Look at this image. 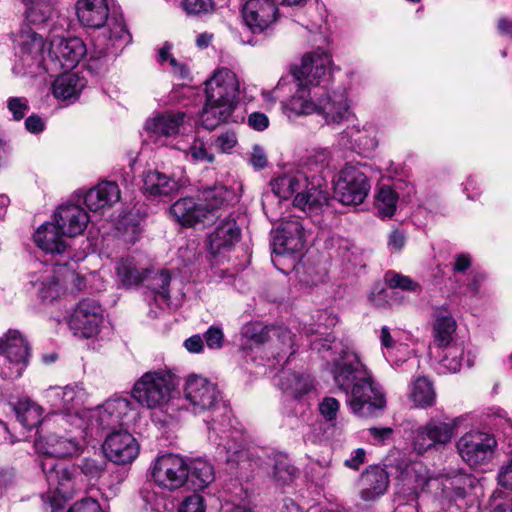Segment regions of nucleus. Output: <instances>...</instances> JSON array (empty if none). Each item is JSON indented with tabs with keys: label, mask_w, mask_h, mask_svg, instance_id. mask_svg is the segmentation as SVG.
Wrapping results in <instances>:
<instances>
[{
	"label": "nucleus",
	"mask_w": 512,
	"mask_h": 512,
	"mask_svg": "<svg viewBox=\"0 0 512 512\" xmlns=\"http://www.w3.org/2000/svg\"><path fill=\"white\" fill-rule=\"evenodd\" d=\"M181 377L174 371L162 370V441L174 445L176 441L175 428L178 426L179 414L183 410H190L193 414L212 411L214 414L208 427V439L216 446L217 457L224 462L237 461L230 456L231 443L239 445L242 431L232 424L231 411L222 401L217 386L208 379L191 375L184 386V396L181 397Z\"/></svg>",
	"instance_id": "1"
},
{
	"label": "nucleus",
	"mask_w": 512,
	"mask_h": 512,
	"mask_svg": "<svg viewBox=\"0 0 512 512\" xmlns=\"http://www.w3.org/2000/svg\"><path fill=\"white\" fill-rule=\"evenodd\" d=\"M87 393L80 384L64 387L51 386L43 392V398L52 412L46 417L45 426L67 429V426L81 429L91 425V430L115 429L123 424L124 418L131 410V402L127 398L115 397L92 411L82 410Z\"/></svg>",
	"instance_id": "2"
},
{
	"label": "nucleus",
	"mask_w": 512,
	"mask_h": 512,
	"mask_svg": "<svg viewBox=\"0 0 512 512\" xmlns=\"http://www.w3.org/2000/svg\"><path fill=\"white\" fill-rule=\"evenodd\" d=\"M17 75L39 76L57 73L61 69H72L88 54L85 43L78 37H52L47 55L43 38L30 27H23L14 38Z\"/></svg>",
	"instance_id": "3"
},
{
	"label": "nucleus",
	"mask_w": 512,
	"mask_h": 512,
	"mask_svg": "<svg viewBox=\"0 0 512 512\" xmlns=\"http://www.w3.org/2000/svg\"><path fill=\"white\" fill-rule=\"evenodd\" d=\"M331 374L335 385L346 393L355 415L373 418L382 414L386 406L384 392L355 351L343 349L333 360Z\"/></svg>",
	"instance_id": "4"
},
{
	"label": "nucleus",
	"mask_w": 512,
	"mask_h": 512,
	"mask_svg": "<svg viewBox=\"0 0 512 512\" xmlns=\"http://www.w3.org/2000/svg\"><path fill=\"white\" fill-rule=\"evenodd\" d=\"M77 17L88 28L104 30L93 38L88 69L99 73L131 41L122 15L112 13L107 0H78Z\"/></svg>",
	"instance_id": "5"
},
{
	"label": "nucleus",
	"mask_w": 512,
	"mask_h": 512,
	"mask_svg": "<svg viewBox=\"0 0 512 512\" xmlns=\"http://www.w3.org/2000/svg\"><path fill=\"white\" fill-rule=\"evenodd\" d=\"M106 465L107 461L101 455L83 458L77 465H66L53 459L43 461L41 469L53 493L52 507L59 508L61 501H68L85 490L87 484L83 477L87 481H97L104 474Z\"/></svg>",
	"instance_id": "6"
},
{
	"label": "nucleus",
	"mask_w": 512,
	"mask_h": 512,
	"mask_svg": "<svg viewBox=\"0 0 512 512\" xmlns=\"http://www.w3.org/2000/svg\"><path fill=\"white\" fill-rule=\"evenodd\" d=\"M239 81L228 68H221L205 81L206 102L200 116L202 126L213 130L229 120L239 101Z\"/></svg>",
	"instance_id": "7"
},
{
	"label": "nucleus",
	"mask_w": 512,
	"mask_h": 512,
	"mask_svg": "<svg viewBox=\"0 0 512 512\" xmlns=\"http://www.w3.org/2000/svg\"><path fill=\"white\" fill-rule=\"evenodd\" d=\"M349 108L347 91L341 87L334 90H330L329 87L301 89L299 93H293L287 103V109L295 115L316 114L327 125H336L345 121Z\"/></svg>",
	"instance_id": "8"
},
{
	"label": "nucleus",
	"mask_w": 512,
	"mask_h": 512,
	"mask_svg": "<svg viewBox=\"0 0 512 512\" xmlns=\"http://www.w3.org/2000/svg\"><path fill=\"white\" fill-rule=\"evenodd\" d=\"M86 280L74 270H67L63 276V284L56 276L52 267L42 262H34L26 276L25 290L36 296L43 304H52L67 293H76L84 289Z\"/></svg>",
	"instance_id": "9"
},
{
	"label": "nucleus",
	"mask_w": 512,
	"mask_h": 512,
	"mask_svg": "<svg viewBox=\"0 0 512 512\" xmlns=\"http://www.w3.org/2000/svg\"><path fill=\"white\" fill-rule=\"evenodd\" d=\"M239 442V445L231 443L230 456L237 461L225 462L230 469L257 471L258 474L266 473L272 477L277 486L288 485L294 480L297 470L291 465L285 454L254 455L252 451L244 447L243 434Z\"/></svg>",
	"instance_id": "10"
},
{
	"label": "nucleus",
	"mask_w": 512,
	"mask_h": 512,
	"mask_svg": "<svg viewBox=\"0 0 512 512\" xmlns=\"http://www.w3.org/2000/svg\"><path fill=\"white\" fill-rule=\"evenodd\" d=\"M91 430V425H85L81 429L67 426L59 428H47L45 421L40 430H37V437L34 441L35 449L43 457L40 465L47 459L73 457L79 455L85 446V438Z\"/></svg>",
	"instance_id": "11"
},
{
	"label": "nucleus",
	"mask_w": 512,
	"mask_h": 512,
	"mask_svg": "<svg viewBox=\"0 0 512 512\" xmlns=\"http://www.w3.org/2000/svg\"><path fill=\"white\" fill-rule=\"evenodd\" d=\"M295 83L294 93L301 89L326 88L332 79V58L322 48L304 54L299 67L292 71Z\"/></svg>",
	"instance_id": "12"
},
{
	"label": "nucleus",
	"mask_w": 512,
	"mask_h": 512,
	"mask_svg": "<svg viewBox=\"0 0 512 512\" xmlns=\"http://www.w3.org/2000/svg\"><path fill=\"white\" fill-rule=\"evenodd\" d=\"M460 423V418L446 415L433 417L412 432L413 450L422 455L432 449L443 448L451 442Z\"/></svg>",
	"instance_id": "13"
},
{
	"label": "nucleus",
	"mask_w": 512,
	"mask_h": 512,
	"mask_svg": "<svg viewBox=\"0 0 512 512\" xmlns=\"http://www.w3.org/2000/svg\"><path fill=\"white\" fill-rule=\"evenodd\" d=\"M29 347L24 337L16 330H9L0 338V377L15 379L27 367Z\"/></svg>",
	"instance_id": "14"
},
{
	"label": "nucleus",
	"mask_w": 512,
	"mask_h": 512,
	"mask_svg": "<svg viewBox=\"0 0 512 512\" xmlns=\"http://www.w3.org/2000/svg\"><path fill=\"white\" fill-rule=\"evenodd\" d=\"M33 239L41 250L51 256L50 267L68 266L74 260L75 254L68 243V237L55 220L42 224L35 231Z\"/></svg>",
	"instance_id": "15"
},
{
	"label": "nucleus",
	"mask_w": 512,
	"mask_h": 512,
	"mask_svg": "<svg viewBox=\"0 0 512 512\" xmlns=\"http://www.w3.org/2000/svg\"><path fill=\"white\" fill-rule=\"evenodd\" d=\"M334 190L341 203L358 205L367 197L370 184L367 176L359 167L346 165L339 172Z\"/></svg>",
	"instance_id": "16"
},
{
	"label": "nucleus",
	"mask_w": 512,
	"mask_h": 512,
	"mask_svg": "<svg viewBox=\"0 0 512 512\" xmlns=\"http://www.w3.org/2000/svg\"><path fill=\"white\" fill-rule=\"evenodd\" d=\"M496 446L497 442L495 437L481 431L465 433L456 444L459 455L470 466L488 462Z\"/></svg>",
	"instance_id": "17"
},
{
	"label": "nucleus",
	"mask_w": 512,
	"mask_h": 512,
	"mask_svg": "<svg viewBox=\"0 0 512 512\" xmlns=\"http://www.w3.org/2000/svg\"><path fill=\"white\" fill-rule=\"evenodd\" d=\"M103 323V309L93 299L81 300L69 317V328L75 336L92 338L100 332Z\"/></svg>",
	"instance_id": "18"
},
{
	"label": "nucleus",
	"mask_w": 512,
	"mask_h": 512,
	"mask_svg": "<svg viewBox=\"0 0 512 512\" xmlns=\"http://www.w3.org/2000/svg\"><path fill=\"white\" fill-rule=\"evenodd\" d=\"M241 12L244 24L253 34L269 30L278 18V8L273 0H247Z\"/></svg>",
	"instance_id": "19"
},
{
	"label": "nucleus",
	"mask_w": 512,
	"mask_h": 512,
	"mask_svg": "<svg viewBox=\"0 0 512 512\" xmlns=\"http://www.w3.org/2000/svg\"><path fill=\"white\" fill-rule=\"evenodd\" d=\"M306 241L305 229L298 219L282 222L276 229L272 240V251L276 255L300 253Z\"/></svg>",
	"instance_id": "20"
},
{
	"label": "nucleus",
	"mask_w": 512,
	"mask_h": 512,
	"mask_svg": "<svg viewBox=\"0 0 512 512\" xmlns=\"http://www.w3.org/2000/svg\"><path fill=\"white\" fill-rule=\"evenodd\" d=\"M223 201L216 204L197 203L193 198L186 197L176 201L169 210V215L183 226L191 227L198 222L211 220L214 216L215 209L219 207Z\"/></svg>",
	"instance_id": "21"
},
{
	"label": "nucleus",
	"mask_w": 512,
	"mask_h": 512,
	"mask_svg": "<svg viewBox=\"0 0 512 512\" xmlns=\"http://www.w3.org/2000/svg\"><path fill=\"white\" fill-rule=\"evenodd\" d=\"M107 458L116 464H129L137 457L139 447L128 431L119 430L110 433L103 445Z\"/></svg>",
	"instance_id": "22"
},
{
	"label": "nucleus",
	"mask_w": 512,
	"mask_h": 512,
	"mask_svg": "<svg viewBox=\"0 0 512 512\" xmlns=\"http://www.w3.org/2000/svg\"><path fill=\"white\" fill-rule=\"evenodd\" d=\"M313 319L315 323L309 325L305 324L303 326V333L306 336L314 334L324 336V338H316L313 340L310 343V346L313 350H317L318 352L329 350L331 348V344L335 341V336L327 331L338 323L337 316L328 310H322L318 311L317 315L314 316Z\"/></svg>",
	"instance_id": "23"
},
{
	"label": "nucleus",
	"mask_w": 512,
	"mask_h": 512,
	"mask_svg": "<svg viewBox=\"0 0 512 512\" xmlns=\"http://www.w3.org/2000/svg\"><path fill=\"white\" fill-rule=\"evenodd\" d=\"M117 278L125 287H131L154 279L158 272L145 266L134 256L121 258L116 265Z\"/></svg>",
	"instance_id": "24"
},
{
	"label": "nucleus",
	"mask_w": 512,
	"mask_h": 512,
	"mask_svg": "<svg viewBox=\"0 0 512 512\" xmlns=\"http://www.w3.org/2000/svg\"><path fill=\"white\" fill-rule=\"evenodd\" d=\"M120 198L121 192L116 182L102 181L86 192L84 203L90 211L104 213Z\"/></svg>",
	"instance_id": "25"
},
{
	"label": "nucleus",
	"mask_w": 512,
	"mask_h": 512,
	"mask_svg": "<svg viewBox=\"0 0 512 512\" xmlns=\"http://www.w3.org/2000/svg\"><path fill=\"white\" fill-rule=\"evenodd\" d=\"M240 228L234 219L221 220L208 237L209 251L214 258L229 251L240 239Z\"/></svg>",
	"instance_id": "26"
},
{
	"label": "nucleus",
	"mask_w": 512,
	"mask_h": 512,
	"mask_svg": "<svg viewBox=\"0 0 512 512\" xmlns=\"http://www.w3.org/2000/svg\"><path fill=\"white\" fill-rule=\"evenodd\" d=\"M54 220L68 237H75L84 232L89 222L86 211L75 204H64L59 206L54 214Z\"/></svg>",
	"instance_id": "27"
},
{
	"label": "nucleus",
	"mask_w": 512,
	"mask_h": 512,
	"mask_svg": "<svg viewBox=\"0 0 512 512\" xmlns=\"http://www.w3.org/2000/svg\"><path fill=\"white\" fill-rule=\"evenodd\" d=\"M277 336L282 345L286 348H292L294 344V335L288 329H270L259 322H250L241 329L242 338L245 339L244 345L259 346L270 339V333Z\"/></svg>",
	"instance_id": "28"
},
{
	"label": "nucleus",
	"mask_w": 512,
	"mask_h": 512,
	"mask_svg": "<svg viewBox=\"0 0 512 512\" xmlns=\"http://www.w3.org/2000/svg\"><path fill=\"white\" fill-rule=\"evenodd\" d=\"M162 469H165L162 487L176 490L188 484L189 464L178 454L162 452Z\"/></svg>",
	"instance_id": "29"
},
{
	"label": "nucleus",
	"mask_w": 512,
	"mask_h": 512,
	"mask_svg": "<svg viewBox=\"0 0 512 512\" xmlns=\"http://www.w3.org/2000/svg\"><path fill=\"white\" fill-rule=\"evenodd\" d=\"M132 397L142 406L155 409L160 405V374L146 372L134 385Z\"/></svg>",
	"instance_id": "30"
},
{
	"label": "nucleus",
	"mask_w": 512,
	"mask_h": 512,
	"mask_svg": "<svg viewBox=\"0 0 512 512\" xmlns=\"http://www.w3.org/2000/svg\"><path fill=\"white\" fill-rule=\"evenodd\" d=\"M389 476L380 466H370L361 475L360 497L364 501H374L383 495L388 488Z\"/></svg>",
	"instance_id": "31"
},
{
	"label": "nucleus",
	"mask_w": 512,
	"mask_h": 512,
	"mask_svg": "<svg viewBox=\"0 0 512 512\" xmlns=\"http://www.w3.org/2000/svg\"><path fill=\"white\" fill-rule=\"evenodd\" d=\"M443 348V355L440 364L447 371L456 373L463 366L471 367L475 360V354L467 348L463 342H452Z\"/></svg>",
	"instance_id": "32"
},
{
	"label": "nucleus",
	"mask_w": 512,
	"mask_h": 512,
	"mask_svg": "<svg viewBox=\"0 0 512 512\" xmlns=\"http://www.w3.org/2000/svg\"><path fill=\"white\" fill-rule=\"evenodd\" d=\"M305 188V192L296 194L293 204L303 212L318 214L328 204L329 194L321 188L320 180H317L316 183L312 182L310 188L308 186Z\"/></svg>",
	"instance_id": "33"
},
{
	"label": "nucleus",
	"mask_w": 512,
	"mask_h": 512,
	"mask_svg": "<svg viewBox=\"0 0 512 512\" xmlns=\"http://www.w3.org/2000/svg\"><path fill=\"white\" fill-rule=\"evenodd\" d=\"M86 86L83 77L75 73H64L58 76L52 83V94L60 101H75Z\"/></svg>",
	"instance_id": "34"
},
{
	"label": "nucleus",
	"mask_w": 512,
	"mask_h": 512,
	"mask_svg": "<svg viewBox=\"0 0 512 512\" xmlns=\"http://www.w3.org/2000/svg\"><path fill=\"white\" fill-rule=\"evenodd\" d=\"M309 185V176L302 171L283 174L271 181L272 192L282 200L289 199L294 193Z\"/></svg>",
	"instance_id": "35"
},
{
	"label": "nucleus",
	"mask_w": 512,
	"mask_h": 512,
	"mask_svg": "<svg viewBox=\"0 0 512 512\" xmlns=\"http://www.w3.org/2000/svg\"><path fill=\"white\" fill-rule=\"evenodd\" d=\"M160 463V453L153 461V466L149 469L146 481L140 490V496L143 501V509L146 512H159V493L160 482L158 479V464Z\"/></svg>",
	"instance_id": "36"
},
{
	"label": "nucleus",
	"mask_w": 512,
	"mask_h": 512,
	"mask_svg": "<svg viewBox=\"0 0 512 512\" xmlns=\"http://www.w3.org/2000/svg\"><path fill=\"white\" fill-rule=\"evenodd\" d=\"M279 388L293 398H300L308 393L313 385L309 375L299 374L288 370H282L278 375Z\"/></svg>",
	"instance_id": "37"
},
{
	"label": "nucleus",
	"mask_w": 512,
	"mask_h": 512,
	"mask_svg": "<svg viewBox=\"0 0 512 512\" xmlns=\"http://www.w3.org/2000/svg\"><path fill=\"white\" fill-rule=\"evenodd\" d=\"M26 20L34 25H43L54 20L57 15L55 0H22Z\"/></svg>",
	"instance_id": "38"
},
{
	"label": "nucleus",
	"mask_w": 512,
	"mask_h": 512,
	"mask_svg": "<svg viewBox=\"0 0 512 512\" xmlns=\"http://www.w3.org/2000/svg\"><path fill=\"white\" fill-rule=\"evenodd\" d=\"M214 479V468L208 461L197 459L189 463L188 485L192 489H203L212 483Z\"/></svg>",
	"instance_id": "39"
},
{
	"label": "nucleus",
	"mask_w": 512,
	"mask_h": 512,
	"mask_svg": "<svg viewBox=\"0 0 512 512\" xmlns=\"http://www.w3.org/2000/svg\"><path fill=\"white\" fill-rule=\"evenodd\" d=\"M17 420L21 425L27 429L36 428L40 425L41 429L43 422L46 420L42 419L43 409L38 404L30 400H22L17 403L14 408Z\"/></svg>",
	"instance_id": "40"
},
{
	"label": "nucleus",
	"mask_w": 512,
	"mask_h": 512,
	"mask_svg": "<svg viewBox=\"0 0 512 512\" xmlns=\"http://www.w3.org/2000/svg\"><path fill=\"white\" fill-rule=\"evenodd\" d=\"M171 45L165 42L162 45V67L173 79L191 80V72L187 62L170 53Z\"/></svg>",
	"instance_id": "41"
},
{
	"label": "nucleus",
	"mask_w": 512,
	"mask_h": 512,
	"mask_svg": "<svg viewBox=\"0 0 512 512\" xmlns=\"http://www.w3.org/2000/svg\"><path fill=\"white\" fill-rule=\"evenodd\" d=\"M456 331V321L447 311L438 312L434 326V341L438 347L446 346L453 341V335Z\"/></svg>",
	"instance_id": "42"
},
{
	"label": "nucleus",
	"mask_w": 512,
	"mask_h": 512,
	"mask_svg": "<svg viewBox=\"0 0 512 512\" xmlns=\"http://www.w3.org/2000/svg\"><path fill=\"white\" fill-rule=\"evenodd\" d=\"M410 396L416 406L426 408L434 404L436 395L431 381L418 377L412 384Z\"/></svg>",
	"instance_id": "43"
},
{
	"label": "nucleus",
	"mask_w": 512,
	"mask_h": 512,
	"mask_svg": "<svg viewBox=\"0 0 512 512\" xmlns=\"http://www.w3.org/2000/svg\"><path fill=\"white\" fill-rule=\"evenodd\" d=\"M346 133L351 138L354 148L361 153L371 152L378 145L375 131L372 128L359 129L353 126Z\"/></svg>",
	"instance_id": "44"
},
{
	"label": "nucleus",
	"mask_w": 512,
	"mask_h": 512,
	"mask_svg": "<svg viewBox=\"0 0 512 512\" xmlns=\"http://www.w3.org/2000/svg\"><path fill=\"white\" fill-rule=\"evenodd\" d=\"M398 201V194L393 188L382 185L376 198V207L381 217H392Z\"/></svg>",
	"instance_id": "45"
},
{
	"label": "nucleus",
	"mask_w": 512,
	"mask_h": 512,
	"mask_svg": "<svg viewBox=\"0 0 512 512\" xmlns=\"http://www.w3.org/2000/svg\"><path fill=\"white\" fill-rule=\"evenodd\" d=\"M305 166L311 172L319 174L323 179L322 174L331 166V153L326 148H315L311 150L306 158Z\"/></svg>",
	"instance_id": "46"
},
{
	"label": "nucleus",
	"mask_w": 512,
	"mask_h": 512,
	"mask_svg": "<svg viewBox=\"0 0 512 512\" xmlns=\"http://www.w3.org/2000/svg\"><path fill=\"white\" fill-rule=\"evenodd\" d=\"M185 113L181 111H165L162 113V135H175L184 125Z\"/></svg>",
	"instance_id": "47"
},
{
	"label": "nucleus",
	"mask_w": 512,
	"mask_h": 512,
	"mask_svg": "<svg viewBox=\"0 0 512 512\" xmlns=\"http://www.w3.org/2000/svg\"><path fill=\"white\" fill-rule=\"evenodd\" d=\"M385 281L390 288L401 289L410 292H420L419 283L413 281L410 277L394 271H388L385 274Z\"/></svg>",
	"instance_id": "48"
},
{
	"label": "nucleus",
	"mask_w": 512,
	"mask_h": 512,
	"mask_svg": "<svg viewBox=\"0 0 512 512\" xmlns=\"http://www.w3.org/2000/svg\"><path fill=\"white\" fill-rule=\"evenodd\" d=\"M339 408V401L333 397H325L319 404V411L322 417L332 426H336V418Z\"/></svg>",
	"instance_id": "49"
},
{
	"label": "nucleus",
	"mask_w": 512,
	"mask_h": 512,
	"mask_svg": "<svg viewBox=\"0 0 512 512\" xmlns=\"http://www.w3.org/2000/svg\"><path fill=\"white\" fill-rule=\"evenodd\" d=\"M182 7L189 15H203L214 9L213 0H183Z\"/></svg>",
	"instance_id": "50"
},
{
	"label": "nucleus",
	"mask_w": 512,
	"mask_h": 512,
	"mask_svg": "<svg viewBox=\"0 0 512 512\" xmlns=\"http://www.w3.org/2000/svg\"><path fill=\"white\" fill-rule=\"evenodd\" d=\"M204 343L211 350H219L223 347L225 336L219 325L210 326L203 334Z\"/></svg>",
	"instance_id": "51"
},
{
	"label": "nucleus",
	"mask_w": 512,
	"mask_h": 512,
	"mask_svg": "<svg viewBox=\"0 0 512 512\" xmlns=\"http://www.w3.org/2000/svg\"><path fill=\"white\" fill-rule=\"evenodd\" d=\"M143 141L147 144L157 143L160 139V113H154L153 117L149 118L144 126L142 134Z\"/></svg>",
	"instance_id": "52"
},
{
	"label": "nucleus",
	"mask_w": 512,
	"mask_h": 512,
	"mask_svg": "<svg viewBox=\"0 0 512 512\" xmlns=\"http://www.w3.org/2000/svg\"><path fill=\"white\" fill-rule=\"evenodd\" d=\"M7 109L14 121H20L29 110L28 100L25 97H10L7 99Z\"/></svg>",
	"instance_id": "53"
},
{
	"label": "nucleus",
	"mask_w": 512,
	"mask_h": 512,
	"mask_svg": "<svg viewBox=\"0 0 512 512\" xmlns=\"http://www.w3.org/2000/svg\"><path fill=\"white\" fill-rule=\"evenodd\" d=\"M143 192L149 196L160 195V172L157 170L149 171L143 178Z\"/></svg>",
	"instance_id": "54"
},
{
	"label": "nucleus",
	"mask_w": 512,
	"mask_h": 512,
	"mask_svg": "<svg viewBox=\"0 0 512 512\" xmlns=\"http://www.w3.org/2000/svg\"><path fill=\"white\" fill-rule=\"evenodd\" d=\"M187 159L192 162H206L212 163L214 161V155L212 153L207 152L203 143L199 145L195 144L190 146L188 151L186 152Z\"/></svg>",
	"instance_id": "55"
},
{
	"label": "nucleus",
	"mask_w": 512,
	"mask_h": 512,
	"mask_svg": "<svg viewBox=\"0 0 512 512\" xmlns=\"http://www.w3.org/2000/svg\"><path fill=\"white\" fill-rule=\"evenodd\" d=\"M178 512H205L204 498L199 494L186 497L180 504Z\"/></svg>",
	"instance_id": "56"
},
{
	"label": "nucleus",
	"mask_w": 512,
	"mask_h": 512,
	"mask_svg": "<svg viewBox=\"0 0 512 512\" xmlns=\"http://www.w3.org/2000/svg\"><path fill=\"white\" fill-rule=\"evenodd\" d=\"M158 294L159 290L156 287L150 288L149 286H147L146 290L144 291L145 301L149 305L148 316L152 319L158 318Z\"/></svg>",
	"instance_id": "57"
},
{
	"label": "nucleus",
	"mask_w": 512,
	"mask_h": 512,
	"mask_svg": "<svg viewBox=\"0 0 512 512\" xmlns=\"http://www.w3.org/2000/svg\"><path fill=\"white\" fill-rule=\"evenodd\" d=\"M237 143L236 135L233 131H226L221 133L216 141L215 145L221 152H229Z\"/></svg>",
	"instance_id": "58"
},
{
	"label": "nucleus",
	"mask_w": 512,
	"mask_h": 512,
	"mask_svg": "<svg viewBox=\"0 0 512 512\" xmlns=\"http://www.w3.org/2000/svg\"><path fill=\"white\" fill-rule=\"evenodd\" d=\"M68 512H102V510L95 499L84 498L74 503Z\"/></svg>",
	"instance_id": "59"
},
{
	"label": "nucleus",
	"mask_w": 512,
	"mask_h": 512,
	"mask_svg": "<svg viewBox=\"0 0 512 512\" xmlns=\"http://www.w3.org/2000/svg\"><path fill=\"white\" fill-rule=\"evenodd\" d=\"M498 483L500 486L512 490V457L500 468Z\"/></svg>",
	"instance_id": "60"
},
{
	"label": "nucleus",
	"mask_w": 512,
	"mask_h": 512,
	"mask_svg": "<svg viewBox=\"0 0 512 512\" xmlns=\"http://www.w3.org/2000/svg\"><path fill=\"white\" fill-rule=\"evenodd\" d=\"M470 281L467 284V290L471 295L476 296L480 291L481 285L485 282L487 276L482 271H472Z\"/></svg>",
	"instance_id": "61"
},
{
	"label": "nucleus",
	"mask_w": 512,
	"mask_h": 512,
	"mask_svg": "<svg viewBox=\"0 0 512 512\" xmlns=\"http://www.w3.org/2000/svg\"><path fill=\"white\" fill-rule=\"evenodd\" d=\"M405 243L406 236L404 232L395 229L389 234L387 245L390 250L398 252L405 246Z\"/></svg>",
	"instance_id": "62"
},
{
	"label": "nucleus",
	"mask_w": 512,
	"mask_h": 512,
	"mask_svg": "<svg viewBox=\"0 0 512 512\" xmlns=\"http://www.w3.org/2000/svg\"><path fill=\"white\" fill-rule=\"evenodd\" d=\"M248 124L254 130L263 131L269 125L268 117L261 112H253L248 116Z\"/></svg>",
	"instance_id": "63"
},
{
	"label": "nucleus",
	"mask_w": 512,
	"mask_h": 512,
	"mask_svg": "<svg viewBox=\"0 0 512 512\" xmlns=\"http://www.w3.org/2000/svg\"><path fill=\"white\" fill-rule=\"evenodd\" d=\"M25 128L32 134H39L45 129V122L37 114H32L26 118Z\"/></svg>",
	"instance_id": "64"
}]
</instances>
